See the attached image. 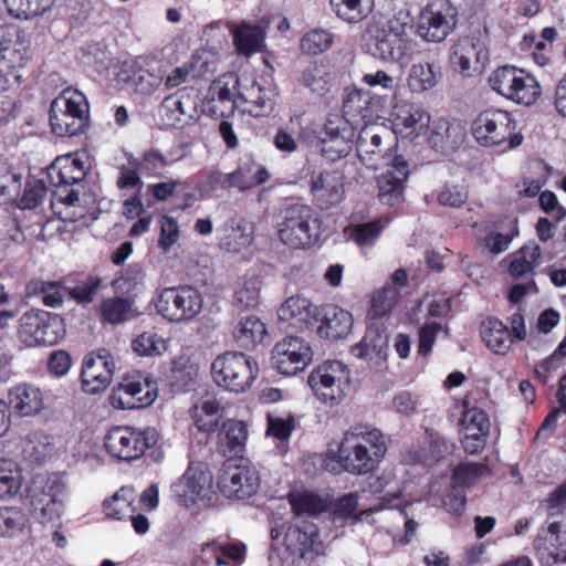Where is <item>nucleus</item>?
I'll list each match as a JSON object with an SVG mask.
<instances>
[{
  "label": "nucleus",
  "instance_id": "nucleus-1",
  "mask_svg": "<svg viewBox=\"0 0 566 566\" xmlns=\"http://www.w3.org/2000/svg\"><path fill=\"white\" fill-rule=\"evenodd\" d=\"M389 437L368 423L350 426L343 434L337 459L344 471L354 475L375 472L388 451Z\"/></svg>",
  "mask_w": 566,
  "mask_h": 566
},
{
  "label": "nucleus",
  "instance_id": "nucleus-2",
  "mask_svg": "<svg viewBox=\"0 0 566 566\" xmlns=\"http://www.w3.org/2000/svg\"><path fill=\"white\" fill-rule=\"evenodd\" d=\"M365 52L386 62L408 63L417 51L413 39L390 22L371 19L360 35Z\"/></svg>",
  "mask_w": 566,
  "mask_h": 566
},
{
  "label": "nucleus",
  "instance_id": "nucleus-3",
  "mask_svg": "<svg viewBox=\"0 0 566 566\" xmlns=\"http://www.w3.org/2000/svg\"><path fill=\"white\" fill-rule=\"evenodd\" d=\"M471 133L474 140L485 148L502 147L503 150H512L524 140L513 114L501 108L480 112L472 120Z\"/></svg>",
  "mask_w": 566,
  "mask_h": 566
},
{
  "label": "nucleus",
  "instance_id": "nucleus-4",
  "mask_svg": "<svg viewBox=\"0 0 566 566\" xmlns=\"http://www.w3.org/2000/svg\"><path fill=\"white\" fill-rule=\"evenodd\" d=\"M90 108L84 94L77 90H63L50 105V126L60 137L83 134L88 127Z\"/></svg>",
  "mask_w": 566,
  "mask_h": 566
},
{
  "label": "nucleus",
  "instance_id": "nucleus-5",
  "mask_svg": "<svg viewBox=\"0 0 566 566\" xmlns=\"http://www.w3.org/2000/svg\"><path fill=\"white\" fill-rule=\"evenodd\" d=\"M322 219L307 205H292L282 212L279 223V238L293 249H307L314 245L321 237Z\"/></svg>",
  "mask_w": 566,
  "mask_h": 566
},
{
  "label": "nucleus",
  "instance_id": "nucleus-6",
  "mask_svg": "<svg viewBox=\"0 0 566 566\" xmlns=\"http://www.w3.org/2000/svg\"><path fill=\"white\" fill-rule=\"evenodd\" d=\"M258 374L256 360L240 352H226L217 356L211 364V376L214 382L237 394L248 390Z\"/></svg>",
  "mask_w": 566,
  "mask_h": 566
},
{
  "label": "nucleus",
  "instance_id": "nucleus-7",
  "mask_svg": "<svg viewBox=\"0 0 566 566\" xmlns=\"http://www.w3.org/2000/svg\"><path fill=\"white\" fill-rule=\"evenodd\" d=\"M489 84L499 95L521 105L530 106L542 95L536 77L512 65L494 70L489 77Z\"/></svg>",
  "mask_w": 566,
  "mask_h": 566
},
{
  "label": "nucleus",
  "instance_id": "nucleus-8",
  "mask_svg": "<svg viewBox=\"0 0 566 566\" xmlns=\"http://www.w3.org/2000/svg\"><path fill=\"white\" fill-rule=\"evenodd\" d=\"M85 161L77 154L57 157L49 167L48 177L55 190L53 205L61 203L75 207L80 202V192L73 186L80 184L86 176Z\"/></svg>",
  "mask_w": 566,
  "mask_h": 566
},
{
  "label": "nucleus",
  "instance_id": "nucleus-9",
  "mask_svg": "<svg viewBox=\"0 0 566 566\" xmlns=\"http://www.w3.org/2000/svg\"><path fill=\"white\" fill-rule=\"evenodd\" d=\"M65 335L61 316L45 311H28L19 319L17 336L27 347L53 346Z\"/></svg>",
  "mask_w": 566,
  "mask_h": 566
},
{
  "label": "nucleus",
  "instance_id": "nucleus-10",
  "mask_svg": "<svg viewBox=\"0 0 566 566\" xmlns=\"http://www.w3.org/2000/svg\"><path fill=\"white\" fill-rule=\"evenodd\" d=\"M32 510L42 523H50L63 513L66 485L56 474H36L30 484Z\"/></svg>",
  "mask_w": 566,
  "mask_h": 566
},
{
  "label": "nucleus",
  "instance_id": "nucleus-11",
  "mask_svg": "<svg viewBox=\"0 0 566 566\" xmlns=\"http://www.w3.org/2000/svg\"><path fill=\"white\" fill-rule=\"evenodd\" d=\"M200 291L191 285H178L163 289L155 302L159 315L172 323L190 321L202 308Z\"/></svg>",
  "mask_w": 566,
  "mask_h": 566
},
{
  "label": "nucleus",
  "instance_id": "nucleus-12",
  "mask_svg": "<svg viewBox=\"0 0 566 566\" xmlns=\"http://www.w3.org/2000/svg\"><path fill=\"white\" fill-rule=\"evenodd\" d=\"M307 382L322 403L333 407L345 397L350 382L349 370L339 360H328L312 370Z\"/></svg>",
  "mask_w": 566,
  "mask_h": 566
},
{
  "label": "nucleus",
  "instance_id": "nucleus-13",
  "mask_svg": "<svg viewBox=\"0 0 566 566\" xmlns=\"http://www.w3.org/2000/svg\"><path fill=\"white\" fill-rule=\"evenodd\" d=\"M159 433L153 427L144 429L128 426L108 429V454L118 460L130 462L143 457L146 450L155 447Z\"/></svg>",
  "mask_w": 566,
  "mask_h": 566
},
{
  "label": "nucleus",
  "instance_id": "nucleus-14",
  "mask_svg": "<svg viewBox=\"0 0 566 566\" xmlns=\"http://www.w3.org/2000/svg\"><path fill=\"white\" fill-rule=\"evenodd\" d=\"M157 396V381L149 375L138 371L123 377L113 388L108 400L116 409L133 410L150 406Z\"/></svg>",
  "mask_w": 566,
  "mask_h": 566
},
{
  "label": "nucleus",
  "instance_id": "nucleus-15",
  "mask_svg": "<svg viewBox=\"0 0 566 566\" xmlns=\"http://www.w3.org/2000/svg\"><path fill=\"white\" fill-rule=\"evenodd\" d=\"M457 14V9L449 0L430 2L418 15L416 34L426 42L440 43L453 32Z\"/></svg>",
  "mask_w": 566,
  "mask_h": 566
},
{
  "label": "nucleus",
  "instance_id": "nucleus-16",
  "mask_svg": "<svg viewBox=\"0 0 566 566\" xmlns=\"http://www.w3.org/2000/svg\"><path fill=\"white\" fill-rule=\"evenodd\" d=\"M261 484L256 469L228 460L218 475L217 486L227 499L245 500L258 493Z\"/></svg>",
  "mask_w": 566,
  "mask_h": 566
},
{
  "label": "nucleus",
  "instance_id": "nucleus-17",
  "mask_svg": "<svg viewBox=\"0 0 566 566\" xmlns=\"http://www.w3.org/2000/svg\"><path fill=\"white\" fill-rule=\"evenodd\" d=\"M312 360V346L300 336H285L274 345L271 353L272 367L285 376L303 371Z\"/></svg>",
  "mask_w": 566,
  "mask_h": 566
},
{
  "label": "nucleus",
  "instance_id": "nucleus-18",
  "mask_svg": "<svg viewBox=\"0 0 566 566\" xmlns=\"http://www.w3.org/2000/svg\"><path fill=\"white\" fill-rule=\"evenodd\" d=\"M346 177L339 169H313L308 174V189L313 203L329 210L345 199Z\"/></svg>",
  "mask_w": 566,
  "mask_h": 566
},
{
  "label": "nucleus",
  "instance_id": "nucleus-19",
  "mask_svg": "<svg viewBox=\"0 0 566 566\" xmlns=\"http://www.w3.org/2000/svg\"><path fill=\"white\" fill-rule=\"evenodd\" d=\"M31 41L28 34L15 25H0V64L9 70L7 75L17 74L30 59Z\"/></svg>",
  "mask_w": 566,
  "mask_h": 566
},
{
  "label": "nucleus",
  "instance_id": "nucleus-20",
  "mask_svg": "<svg viewBox=\"0 0 566 566\" xmlns=\"http://www.w3.org/2000/svg\"><path fill=\"white\" fill-rule=\"evenodd\" d=\"M387 166L386 171L377 178L378 198L386 206L397 207L405 201L409 164L401 155H395Z\"/></svg>",
  "mask_w": 566,
  "mask_h": 566
},
{
  "label": "nucleus",
  "instance_id": "nucleus-21",
  "mask_svg": "<svg viewBox=\"0 0 566 566\" xmlns=\"http://www.w3.org/2000/svg\"><path fill=\"white\" fill-rule=\"evenodd\" d=\"M353 137L348 123L328 119L318 136L322 156L332 163L345 158L353 149Z\"/></svg>",
  "mask_w": 566,
  "mask_h": 566
},
{
  "label": "nucleus",
  "instance_id": "nucleus-22",
  "mask_svg": "<svg viewBox=\"0 0 566 566\" xmlns=\"http://www.w3.org/2000/svg\"><path fill=\"white\" fill-rule=\"evenodd\" d=\"M210 485L211 475L208 472L189 467L171 485V492L180 506L190 509L206 496Z\"/></svg>",
  "mask_w": 566,
  "mask_h": 566
},
{
  "label": "nucleus",
  "instance_id": "nucleus-23",
  "mask_svg": "<svg viewBox=\"0 0 566 566\" xmlns=\"http://www.w3.org/2000/svg\"><path fill=\"white\" fill-rule=\"evenodd\" d=\"M283 543L291 555L303 559H314L323 551L318 528L313 523H307L303 527L298 525L289 526Z\"/></svg>",
  "mask_w": 566,
  "mask_h": 566
},
{
  "label": "nucleus",
  "instance_id": "nucleus-24",
  "mask_svg": "<svg viewBox=\"0 0 566 566\" xmlns=\"http://www.w3.org/2000/svg\"><path fill=\"white\" fill-rule=\"evenodd\" d=\"M429 146L441 155H450L457 151L467 137L465 127L461 122L446 118L433 120L429 127Z\"/></svg>",
  "mask_w": 566,
  "mask_h": 566
},
{
  "label": "nucleus",
  "instance_id": "nucleus-25",
  "mask_svg": "<svg viewBox=\"0 0 566 566\" xmlns=\"http://www.w3.org/2000/svg\"><path fill=\"white\" fill-rule=\"evenodd\" d=\"M488 60V48L479 39L464 36L452 45L450 62L462 74L481 70Z\"/></svg>",
  "mask_w": 566,
  "mask_h": 566
},
{
  "label": "nucleus",
  "instance_id": "nucleus-26",
  "mask_svg": "<svg viewBox=\"0 0 566 566\" xmlns=\"http://www.w3.org/2000/svg\"><path fill=\"white\" fill-rule=\"evenodd\" d=\"M394 146H382V137L374 128H363L356 140V151L360 161L368 168L377 170L388 165L395 156L391 155Z\"/></svg>",
  "mask_w": 566,
  "mask_h": 566
},
{
  "label": "nucleus",
  "instance_id": "nucleus-27",
  "mask_svg": "<svg viewBox=\"0 0 566 566\" xmlns=\"http://www.w3.org/2000/svg\"><path fill=\"white\" fill-rule=\"evenodd\" d=\"M316 318V333L324 339L345 338L354 323L352 313L335 304L321 305Z\"/></svg>",
  "mask_w": 566,
  "mask_h": 566
},
{
  "label": "nucleus",
  "instance_id": "nucleus-28",
  "mask_svg": "<svg viewBox=\"0 0 566 566\" xmlns=\"http://www.w3.org/2000/svg\"><path fill=\"white\" fill-rule=\"evenodd\" d=\"M82 389L85 394L97 395L106 389V350L98 348L88 353L82 363Z\"/></svg>",
  "mask_w": 566,
  "mask_h": 566
},
{
  "label": "nucleus",
  "instance_id": "nucleus-29",
  "mask_svg": "<svg viewBox=\"0 0 566 566\" xmlns=\"http://www.w3.org/2000/svg\"><path fill=\"white\" fill-rule=\"evenodd\" d=\"M430 114L413 104L401 105L397 107L395 113V127L400 134L410 138H416L426 134L430 127Z\"/></svg>",
  "mask_w": 566,
  "mask_h": 566
},
{
  "label": "nucleus",
  "instance_id": "nucleus-30",
  "mask_svg": "<svg viewBox=\"0 0 566 566\" xmlns=\"http://www.w3.org/2000/svg\"><path fill=\"white\" fill-rule=\"evenodd\" d=\"M321 306L313 305L310 300L302 296L289 297L279 308L281 321L289 322L294 327H313L317 324L316 313Z\"/></svg>",
  "mask_w": 566,
  "mask_h": 566
},
{
  "label": "nucleus",
  "instance_id": "nucleus-31",
  "mask_svg": "<svg viewBox=\"0 0 566 566\" xmlns=\"http://www.w3.org/2000/svg\"><path fill=\"white\" fill-rule=\"evenodd\" d=\"M541 256L542 251L537 243L530 242L524 244L507 256L510 260L509 274L514 280H534L536 268L539 265Z\"/></svg>",
  "mask_w": 566,
  "mask_h": 566
},
{
  "label": "nucleus",
  "instance_id": "nucleus-32",
  "mask_svg": "<svg viewBox=\"0 0 566 566\" xmlns=\"http://www.w3.org/2000/svg\"><path fill=\"white\" fill-rule=\"evenodd\" d=\"M9 403L15 413L30 417L39 413L44 408L43 391L31 384H19L8 394Z\"/></svg>",
  "mask_w": 566,
  "mask_h": 566
},
{
  "label": "nucleus",
  "instance_id": "nucleus-33",
  "mask_svg": "<svg viewBox=\"0 0 566 566\" xmlns=\"http://www.w3.org/2000/svg\"><path fill=\"white\" fill-rule=\"evenodd\" d=\"M479 333L484 345L496 355H505L513 345L509 327L495 316L484 318Z\"/></svg>",
  "mask_w": 566,
  "mask_h": 566
},
{
  "label": "nucleus",
  "instance_id": "nucleus-34",
  "mask_svg": "<svg viewBox=\"0 0 566 566\" xmlns=\"http://www.w3.org/2000/svg\"><path fill=\"white\" fill-rule=\"evenodd\" d=\"M230 178L233 188L245 191L265 184L270 179V172L252 157H247L230 172Z\"/></svg>",
  "mask_w": 566,
  "mask_h": 566
},
{
  "label": "nucleus",
  "instance_id": "nucleus-35",
  "mask_svg": "<svg viewBox=\"0 0 566 566\" xmlns=\"http://www.w3.org/2000/svg\"><path fill=\"white\" fill-rule=\"evenodd\" d=\"M218 438L219 449L224 455H239L245 448L248 427L243 421L229 419L222 423Z\"/></svg>",
  "mask_w": 566,
  "mask_h": 566
},
{
  "label": "nucleus",
  "instance_id": "nucleus-36",
  "mask_svg": "<svg viewBox=\"0 0 566 566\" xmlns=\"http://www.w3.org/2000/svg\"><path fill=\"white\" fill-rule=\"evenodd\" d=\"M537 551L544 549L556 560L566 563V530L558 522H553L543 528L534 539Z\"/></svg>",
  "mask_w": 566,
  "mask_h": 566
},
{
  "label": "nucleus",
  "instance_id": "nucleus-37",
  "mask_svg": "<svg viewBox=\"0 0 566 566\" xmlns=\"http://www.w3.org/2000/svg\"><path fill=\"white\" fill-rule=\"evenodd\" d=\"M232 36L238 53L249 56L262 50L265 31L260 25L241 22L232 31Z\"/></svg>",
  "mask_w": 566,
  "mask_h": 566
},
{
  "label": "nucleus",
  "instance_id": "nucleus-38",
  "mask_svg": "<svg viewBox=\"0 0 566 566\" xmlns=\"http://www.w3.org/2000/svg\"><path fill=\"white\" fill-rule=\"evenodd\" d=\"M287 501L296 516L316 517L327 510L326 501L319 494L307 490L290 492Z\"/></svg>",
  "mask_w": 566,
  "mask_h": 566
},
{
  "label": "nucleus",
  "instance_id": "nucleus-39",
  "mask_svg": "<svg viewBox=\"0 0 566 566\" xmlns=\"http://www.w3.org/2000/svg\"><path fill=\"white\" fill-rule=\"evenodd\" d=\"M329 3L338 19L355 24L370 14L375 0H331Z\"/></svg>",
  "mask_w": 566,
  "mask_h": 566
},
{
  "label": "nucleus",
  "instance_id": "nucleus-40",
  "mask_svg": "<svg viewBox=\"0 0 566 566\" xmlns=\"http://www.w3.org/2000/svg\"><path fill=\"white\" fill-rule=\"evenodd\" d=\"M137 497L133 486H122L108 499V517L122 521L133 516L138 510Z\"/></svg>",
  "mask_w": 566,
  "mask_h": 566
},
{
  "label": "nucleus",
  "instance_id": "nucleus-41",
  "mask_svg": "<svg viewBox=\"0 0 566 566\" xmlns=\"http://www.w3.org/2000/svg\"><path fill=\"white\" fill-rule=\"evenodd\" d=\"M233 335L241 347L250 348L263 340L266 335V328L260 318L250 315L240 319Z\"/></svg>",
  "mask_w": 566,
  "mask_h": 566
},
{
  "label": "nucleus",
  "instance_id": "nucleus-42",
  "mask_svg": "<svg viewBox=\"0 0 566 566\" xmlns=\"http://www.w3.org/2000/svg\"><path fill=\"white\" fill-rule=\"evenodd\" d=\"M23 483L22 470L19 464L8 458H0V500L13 497Z\"/></svg>",
  "mask_w": 566,
  "mask_h": 566
},
{
  "label": "nucleus",
  "instance_id": "nucleus-43",
  "mask_svg": "<svg viewBox=\"0 0 566 566\" xmlns=\"http://www.w3.org/2000/svg\"><path fill=\"white\" fill-rule=\"evenodd\" d=\"M441 77L439 69L432 63L413 64L408 76V86L412 92H424L433 88Z\"/></svg>",
  "mask_w": 566,
  "mask_h": 566
},
{
  "label": "nucleus",
  "instance_id": "nucleus-44",
  "mask_svg": "<svg viewBox=\"0 0 566 566\" xmlns=\"http://www.w3.org/2000/svg\"><path fill=\"white\" fill-rule=\"evenodd\" d=\"M300 83L313 93L324 95L329 91L332 75L325 64L312 62L302 71Z\"/></svg>",
  "mask_w": 566,
  "mask_h": 566
},
{
  "label": "nucleus",
  "instance_id": "nucleus-45",
  "mask_svg": "<svg viewBox=\"0 0 566 566\" xmlns=\"http://www.w3.org/2000/svg\"><path fill=\"white\" fill-rule=\"evenodd\" d=\"M384 224L380 220H373L365 223L349 226L344 230V234L349 241L358 247H371L380 237Z\"/></svg>",
  "mask_w": 566,
  "mask_h": 566
},
{
  "label": "nucleus",
  "instance_id": "nucleus-46",
  "mask_svg": "<svg viewBox=\"0 0 566 566\" xmlns=\"http://www.w3.org/2000/svg\"><path fill=\"white\" fill-rule=\"evenodd\" d=\"M22 187V174L7 161H0V201L7 203L18 199Z\"/></svg>",
  "mask_w": 566,
  "mask_h": 566
},
{
  "label": "nucleus",
  "instance_id": "nucleus-47",
  "mask_svg": "<svg viewBox=\"0 0 566 566\" xmlns=\"http://www.w3.org/2000/svg\"><path fill=\"white\" fill-rule=\"evenodd\" d=\"M461 430L490 432L489 415L476 406L471 405L468 398L462 401Z\"/></svg>",
  "mask_w": 566,
  "mask_h": 566
},
{
  "label": "nucleus",
  "instance_id": "nucleus-48",
  "mask_svg": "<svg viewBox=\"0 0 566 566\" xmlns=\"http://www.w3.org/2000/svg\"><path fill=\"white\" fill-rule=\"evenodd\" d=\"M198 376V366L189 358L179 357L172 361L171 386L178 390H189L190 385Z\"/></svg>",
  "mask_w": 566,
  "mask_h": 566
},
{
  "label": "nucleus",
  "instance_id": "nucleus-49",
  "mask_svg": "<svg viewBox=\"0 0 566 566\" xmlns=\"http://www.w3.org/2000/svg\"><path fill=\"white\" fill-rule=\"evenodd\" d=\"M205 107L211 117L226 118L233 114L235 109V101L230 88L223 86L219 87L218 92L211 93V97L205 104Z\"/></svg>",
  "mask_w": 566,
  "mask_h": 566
},
{
  "label": "nucleus",
  "instance_id": "nucleus-50",
  "mask_svg": "<svg viewBox=\"0 0 566 566\" xmlns=\"http://www.w3.org/2000/svg\"><path fill=\"white\" fill-rule=\"evenodd\" d=\"M132 348L139 356H157L167 349V342L154 329L145 331L133 339Z\"/></svg>",
  "mask_w": 566,
  "mask_h": 566
},
{
  "label": "nucleus",
  "instance_id": "nucleus-51",
  "mask_svg": "<svg viewBox=\"0 0 566 566\" xmlns=\"http://www.w3.org/2000/svg\"><path fill=\"white\" fill-rule=\"evenodd\" d=\"M399 297V292L391 285L376 290L371 297L369 316L373 318H381L389 314L395 307Z\"/></svg>",
  "mask_w": 566,
  "mask_h": 566
},
{
  "label": "nucleus",
  "instance_id": "nucleus-52",
  "mask_svg": "<svg viewBox=\"0 0 566 566\" xmlns=\"http://www.w3.org/2000/svg\"><path fill=\"white\" fill-rule=\"evenodd\" d=\"M333 43V33L325 29L316 28L303 35L300 46L302 52L310 55H317L329 50Z\"/></svg>",
  "mask_w": 566,
  "mask_h": 566
},
{
  "label": "nucleus",
  "instance_id": "nucleus-53",
  "mask_svg": "<svg viewBox=\"0 0 566 566\" xmlns=\"http://www.w3.org/2000/svg\"><path fill=\"white\" fill-rule=\"evenodd\" d=\"M56 0H4L8 12L15 18H30L50 10Z\"/></svg>",
  "mask_w": 566,
  "mask_h": 566
},
{
  "label": "nucleus",
  "instance_id": "nucleus-54",
  "mask_svg": "<svg viewBox=\"0 0 566 566\" xmlns=\"http://www.w3.org/2000/svg\"><path fill=\"white\" fill-rule=\"evenodd\" d=\"M175 160L167 159L160 151L150 149L145 151L139 159L134 158V166L142 175L147 177H163V170Z\"/></svg>",
  "mask_w": 566,
  "mask_h": 566
},
{
  "label": "nucleus",
  "instance_id": "nucleus-55",
  "mask_svg": "<svg viewBox=\"0 0 566 566\" xmlns=\"http://www.w3.org/2000/svg\"><path fill=\"white\" fill-rule=\"evenodd\" d=\"M196 187L201 195H210L219 189L227 190L233 188L230 174H223L216 168L201 171Z\"/></svg>",
  "mask_w": 566,
  "mask_h": 566
},
{
  "label": "nucleus",
  "instance_id": "nucleus-56",
  "mask_svg": "<svg viewBox=\"0 0 566 566\" xmlns=\"http://www.w3.org/2000/svg\"><path fill=\"white\" fill-rule=\"evenodd\" d=\"M27 292L29 295H41L43 304L49 307H57L63 302L61 290L54 282L33 279L28 283Z\"/></svg>",
  "mask_w": 566,
  "mask_h": 566
},
{
  "label": "nucleus",
  "instance_id": "nucleus-57",
  "mask_svg": "<svg viewBox=\"0 0 566 566\" xmlns=\"http://www.w3.org/2000/svg\"><path fill=\"white\" fill-rule=\"evenodd\" d=\"M488 471V465L483 463H460L452 471V482L457 486L470 488Z\"/></svg>",
  "mask_w": 566,
  "mask_h": 566
},
{
  "label": "nucleus",
  "instance_id": "nucleus-58",
  "mask_svg": "<svg viewBox=\"0 0 566 566\" xmlns=\"http://www.w3.org/2000/svg\"><path fill=\"white\" fill-rule=\"evenodd\" d=\"M138 314L132 298H108V324H120L137 317Z\"/></svg>",
  "mask_w": 566,
  "mask_h": 566
},
{
  "label": "nucleus",
  "instance_id": "nucleus-59",
  "mask_svg": "<svg viewBox=\"0 0 566 566\" xmlns=\"http://www.w3.org/2000/svg\"><path fill=\"white\" fill-rule=\"evenodd\" d=\"M46 197V187L41 180H30L25 184L22 195L14 201L20 209H35Z\"/></svg>",
  "mask_w": 566,
  "mask_h": 566
},
{
  "label": "nucleus",
  "instance_id": "nucleus-60",
  "mask_svg": "<svg viewBox=\"0 0 566 566\" xmlns=\"http://www.w3.org/2000/svg\"><path fill=\"white\" fill-rule=\"evenodd\" d=\"M518 235L517 220L511 221V229L509 233H501L491 231L482 240L481 243L489 249L490 252L499 254L507 250L512 240Z\"/></svg>",
  "mask_w": 566,
  "mask_h": 566
},
{
  "label": "nucleus",
  "instance_id": "nucleus-61",
  "mask_svg": "<svg viewBox=\"0 0 566 566\" xmlns=\"http://www.w3.org/2000/svg\"><path fill=\"white\" fill-rule=\"evenodd\" d=\"M160 116L165 123H187V111L178 94L164 98L160 106Z\"/></svg>",
  "mask_w": 566,
  "mask_h": 566
},
{
  "label": "nucleus",
  "instance_id": "nucleus-62",
  "mask_svg": "<svg viewBox=\"0 0 566 566\" xmlns=\"http://www.w3.org/2000/svg\"><path fill=\"white\" fill-rule=\"evenodd\" d=\"M24 514L12 507L0 509V536H13L23 530Z\"/></svg>",
  "mask_w": 566,
  "mask_h": 566
},
{
  "label": "nucleus",
  "instance_id": "nucleus-63",
  "mask_svg": "<svg viewBox=\"0 0 566 566\" xmlns=\"http://www.w3.org/2000/svg\"><path fill=\"white\" fill-rule=\"evenodd\" d=\"M441 324L436 321L426 322L418 331L417 353L427 357L431 354L437 336L441 331Z\"/></svg>",
  "mask_w": 566,
  "mask_h": 566
},
{
  "label": "nucleus",
  "instance_id": "nucleus-64",
  "mask_svg": "<svg viewBox=\"0 0 566 566\" xmlns=\"http://www.w3.org/2000/svg\"><path fill=\"white\" fill-rule=\"evenodd\" d=\"M160 233L158 238V247L168 252L171 247L177 243L180 237L178 222L170 216L164 214L160 220Z\"/></svg>",
  "mask_w": 566,
  "mask_h": 566
}]
</instances>
